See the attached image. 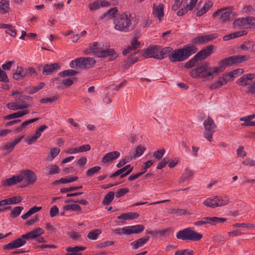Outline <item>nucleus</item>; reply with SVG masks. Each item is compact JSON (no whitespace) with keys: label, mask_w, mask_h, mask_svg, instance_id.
<instances>
[{"label":"nucleus","mask_w":255,"mask_h":255,"mask_svg":"<svg viewBox=\"0 0 255 255\" xmlns=\"http://www.w3.org/2000/svg\"><path fill=\"white\" fill-rule=\"evenodd\" d=\"M176 237L178 239L183 241H197L202 238V235L192 230L190 228H187L177 232Z\"/></svg>","instance_id":"423d86ee"},{"label":"nucleus","mask_w":255,"mask_h":255,"mask_svg":"<svg viewBox=\"0 0 255 255\" xmlns=\"http://www.w3.org/2000/svg\"><path fill=\"white\" fill-rule=\"evenodd\" d=\"M213 49V46L212 45H210L206 48L202 49L196 54L197 56V59L200 61L206 58L212 53Z\"/></svg>","instance_id":"a211bd4d"},{"label":"nucleus","mask_w":255,"mask_h":255,"mask_svg":"<svg viewBox=\"0 0 255 255\" xmlns=\"http://www.w3.org/2000/svg\"><path fill=\"white\" fill-rule=\"evenodd\" d=\"M236 16L237 14L233 11V7L232 6L218 9L213 14V17L214 18H218L223 23L229 21L232 18Z\"/></svg>","instance_id":"39448f33"},{"label":"nucleus","mask_w":255,"mask_h":255,"mask_svg":"<svg viewBox=\"0 0 255 255\" xmlns=\"http://www.w3.org/2000/svg\"><path fill=\"white\" fill-rule=\"evenodd\" d=\"M120 155L119 151H113L107 153L102 159L103 163H108L111 161L118 158Z\"/></svg>","instance_id":"b1692460"},{"label":"nucleus","mask_w":255,"mask_h":255,"mask_svg":"<svg viewBox=\"0 0 255 255\" xmlns=\"http://www.w3.org/2000/svg\"><path fill=\"white\" fill-rule=\"evenodd\" d=\"M23 209V207L21 206H17L13 208L11 210L10 217L12 218H15L18 216Z\"/></svg>","instance_id":"ea45409f"},{"label":"nucleus","mask_w":255,"mask_h":255,"mask_svg":"<svg viewBox=\"0 0 255 255\" xmlns=\"http://www.w3.org/2000/svg\"><path fill=\"white\" fill-rule=\"evenodd\" d=\"M10 204H15L19 203L22 200V198L20 196H14L8 198Z\"/></svg>","instance_id":"e2e57ef3"},{"label":"nucleus","mask_w":255,"mask_h":255,"mask_svg":"<svg viewBox=\"0 0 255 255\" xmlns=\"http://www.w3.org/2000/svg\"><path fill=\"white\" fill-rule=\"evenodd\" d=\"M172 50V48L170 47H166L163 49H160L159 46L157 48V54L156 55L157 59H162L166 57V55L169 53Z\"/></svg>","instance_id":"cd10ccee"},{"label":"nucleus","mask_w":255,"mask_h":255,"mask_svg":"<svg viewBox=\"0 0 255 255\" xmlns=\"http://www.w3.org/2000/svg\"><path fill=\"white\" fill-rule=\"evenodd\" d=\"M82 188V186H76V187H71L70 188H64L61 189L60 192L61 193H66V192L73 191L74 190H78Z\"/></svg>","instance_id":"13d9d810"},{"label":"nucleus","mask_w":255,"mask_h":255,"mask_svg":"<svg viewBox=\"0 0 255 255\" xmlns=\"http://www.w3.org/2000/svg\"><path fill=\"white\" fill-rule=\"evenodd\" d=\"M132 159V155H130L128 156H126L125 157L122 159L117 164V167L118 168H121L124 165H125L130 160Z\"/></svg>","instance_id":"a18cd8bd"},{"label":"nucleus","mask_w":255,"mask_h":255,"mask_svg":"<svg viewBox=\"0 0 255 255\" xmlns=\"http://www.w3.org/2000/svg\"><path fill=\"white\" fill-rule=\"evenodd\" d=\"M78 179V177H71L69 178H62L58 180L55 181V183H67L74 182Z\"/></svg>","instance_id":"de8ad7c7"},{"label":"nucleus","mask_w":255,"mask_h":255,"mask_svg":"<svg viewBox=\"0 0 255 255\" xmlns=\"http://www.w3.org/2000/svg\"><path fill=\"white\" fill-rule=\"evenodd\" d=\"M246 59L244 56H233L223 59L219 63V66L212 67L208 62H203L196 69L190 72V75L193 78L204 79H213L214 76L222 72L227 66H231L233 64L241 63Z\"/></svg>","instance_id":"f257e3e1"},{"label":"nucleus","mask_w":255,"mask_h":255,"mask_svg":"<svg viewBox=\"0 0 255 255\" xmlns=\"http://www.w3.org/2000/svg\"><path fill=\"white\" fill-rule=\"evenodd\" d=\"M193 175V172L189 169H186L181 178V182H184Z\"/></svg>","instance_id":"79ce46f5"},{"label":"nucleus","mask_w":255,"mask_h":255,"mask_svg":"<svg viewBox=\"0 0 255 255\" xmlns=\"http://www.w3.org/2000/svg\"><path fill=\"white\" fill-rule=\"evenodd\" d=\"M140 43L137 41L136 39H133L131 43V45L128 47L123 51V54L126 55L129 53H131V55L132 56L133 54H136V52L135 51L136 48L139 47Z\"/></svg>","instance_id":"6ab92c4d"},{"label":"nucleus","mask_w":255,"mask_h":255,"mask_svg":"<svg viewBox=\"0 0 255 255\" xmlns=\"http://www.w3.org/2000/svg\"><path fill=\"white\" fill-rule=\"evenodd\" d=\"M169 159L168 158H164L158 164L157 166V168L158 169H162L169 162Z\"/></svg>","instance_id":"0e129e2a"},{"label":"nucleus","mask_w":255,"mask_h":255,"mask_svg":"<svg viewBox=\"0 0 255 255\" xmlns=\"http://www.w3.org/2000/svg\"><path fill=\"white\" fill-rule=\"evenodd\" d=\"M57 99V97L54 96L51 98H43L40 100V102L41 103H51Z\"/></svg>","instance_id":"69168bd1"},{"label":"nucleus","mask_w":255,"mask_h":255,"mask_svg":"<svg viewBox=\"0 0 255 255\" xmlns=\"http://www.w3.org/2000/svg\"><path fill=\"white\" fill-rule=\"evenodd\" d=\"M128 192L129 190L128 188H124L120 189L119 190H118L117 192L116 193V196L117 198L121 197L125 195L126 194H127V193H128Z\"/></svg>","instance_id":"6e6d98bb"},{"label":"nucleus","mask_w":255,"mask_h":255,"mask_svg":"<svg viewBox=\"0 0 255 255\" xmlns=\"http://www.w3.org/2000/svg\"><path fill=\"white\" fill-rule=\"evenodd\" d=\"M49 170V173L50 175L58 173L60 172V169L57 165H52L46 167Z\"/></svg>","instance_id":"09e8293b"},{"label":"nucleus","mask_w":255,"mask_h":255,"mask_svg":"<svg viewBox=\"0 0 255 255\" xmlns=\"http://www.w3.org/2000/svg\"><path fill=\"white\" fill-rule=\"evenodd\" d=\"M41 207H38V206H34L33 207L31 208L29 210L28 212H27L25 214L22 215L21 216V218L23 220H26L29 217H30L32 214L37 212L38 211H40L41 209Z\"/></svg>","instance_id":"2f4dec72"},{"label":"nucleus","mask_w":255,"mask_h":255,"mask_svg":"<svg viewBox=\"0 0 255 255\" xmlns=\"http://www.w3.org/2000/svg\"><path fill=\"white\" fill-rule=\"evenodd\" d=\"M27 96H20L16 103H9L6 104V107L13 111L25 109L28 107V105L22 101L27 98Z\"/></svg>","instance_id":"f8f14e48"},{"label":"nucleus","mask_w":255,"mask_h":255,"mask_svg":"<svg viewBox=\"0 0 255 255\" xmlns=\"http://www.w3.org/2000/svg\"><path fill=\"white\" fill-rule=\"evenodd\" d=\"M247 34V31L246 30H243L241 31L235 32L230 34L225 35L223 37V40L224 41H228L230 39L239 37L241 36L245 35Z\"/></svg>","instance_id":"c85d7f7f"},{"label":"nucleus","mask_w":255,"mask_h":255,"mask_svg":"<svg viewBox=\"0 0 255 255\" xmlns=\"http://www.w3.org/2000/svg\"><path fill=\"white\" fill-rule=\"evenodd\" d=\"M115 193L110 191L107 193L104 197L103 204L104 205H109L114 199Z\"/></svg>","instance_id":"e433bc0d"},{"label":"nucleus","mask_w":255,"mask_h":255,"mask_svg":"<svg viewBox=\"0 0 255 255\" xmlns=\"http://www.w3.org/2000/svg\"><path fill=\"white\" fill-rule=\"evenodd\" d=\"M255 22V18L253 17L239 18L234 20L233 25L236 29L247 28Z\"/></svg>","instance_id":"1a4fd4ad"},{"label":"nucleus","mask_w":255,"mask_h":255,"mask_svg":"<svg viewBox=\"0 0 255 255\" xmlns=\"http://www.w3.org/2000/svg\"><path fill=\"white\" fill-rule=\"evenodd\" d=\"M47 128L48 127L45 125L40 126L36 130L35 134L39 138L41 136L42 132Z\"/></svg>","instance_id":"680f3d73"},{"label":"nucleus","mask_w":255,"mask_h":255,"mask_svg":"<svg viewBox=\"0 0 255 255\" xmlns=\"http://www.w3.org/2000/svg\"><path fill=\"white\" fill-rule=\"evenodd\" d=\"M197 51V48L194 46L185 45L182 48L173 50L169 55V59L172 62H182L187 60Z\"/></svg>","instance_id":"f03ea898"},{"label":"nucleus","mask_w":255,"mask_h":255,"mask_svg":"<svg viewBox=\"0 0 255 255\" xmlns=\"http://www.w3.org/2000/svg\"><path fill=\"white\" fill-rule=\"evenodd\" d=\"M165 153V150L163 149H159L157 151L154 152V156L157 159H160L163 156Z\"/></svg>","instance_id":"4d7b16f0"},{"label":"nucleus","mask_w":255,"mask_h":255,"mask_svg":"<svg viewBox=\"0 0 255 255\" xmlns=\"http://www.w3.org/2000/svg\"><path fill=\"white\" fill-rule=\"evenodd\" d=\"M227 221V219L225 218H218L216 217H204L202 220L198 221L194 223L197 226H202L206 224H209L211 225H216L218 224L223 223Z\"/></svg>","instance_id":"9b49d317"},{"label":"nucleus","mask_w":255,"mask_h":255,"mask_svg":"<svg viewBox=\"0 0 255 255\" xmlns=\"http://www.w3.org/2000/svg\"><path fill=\"white\" fill-rule=\"evenodd\" d=\"M29 113V111L27 110H23L22 111H18L16 113H12L7 115L4 117L5 120H9L12 119H16L22 117Z\"/></svg>","instance_id":"a878e982"},{"label":"nucleus","mask_w":255,"mask_h":255,"mask_svg":"<svg viewBox=\"0 0 255 255\" xmlns=\"http://www.w3.org/2000/svg\"><path fill=\"white\" fill-rule=\"evenodd\" d=\"M116 30L127 32L131 30L134 26L132 24L130 15L126 13L117 15L114 19Z\"/></svg>","instance_id":"20e7f679"},{"label":"nucleus","mask_w":255,"mask_h":255,"mask_svg":"<svg viewBox=\"0 0 255 255\" xmlns=\"http://www.w3.org/2000/svg\"><path fill=\"white\" fill-rule=\"evenodd\" d=\"M0 81H2L4 83L8 82V79L6 73L1 69H0Z\"/></svg>","instance_id":"052dcab7"},{"label":"nucleus","mask_w":255,"mask_h":255,"mask_svg":"<svg viewBox=\"0 0 255 255\" xmlns=\"http://www.w3.org/2000/svg\"><path fill=\"white\" fill-rule=\"evenodd\" d=\"M60 149L59 148H53L50 150V154L47 157V160H52L60 152Z\"/></svg>","instance_id":"a19ab883"},{"label":"nucleus","mask_w":255,"mask_h":255,"mask_svg":"<svg viewBox=\"0 0 255 255\" xmlns=\"http://www.w3.org/2000/svg\"><path fill=\"white\" fill-rule=\"evenodd\" d=\"M23 136L19 137L14 140L12 142H8L5 145L2 147V148L7 150L8 152H11L14 148L15 145L21 141Z\"/></svg>","instance_id":"c756f323"},{"label":"nucleus","mask_w":255,"mask_h":255,"mask_svg":"<svg viewBox=\"0 0 255 255\" xmlns=\"http://www.w3.org/2000/svg\"><path fill=\"white\" fill-rule=\"evenodd\" d=\"M21 247L20 246H19V244L16 242V240L13 241L11 242L10 243L7 244V245H5L3 247V249L4 250H12L16 248H18Z\"/></svg>","instance_id":"4c0bfd02"},{"label":"nucleus","mask_w":255,"mask_h":255,"mask_svg":"<svg viewBox=\"0 0 255 255\" xmlns=\"http://www.w3.org/2000/svg\"><path fill=\"white\" fill-rule=\"evenodd\" d=\"M203 124L205 129L203 136L208 140L211 141L213 134L216 131V126L213 120L211 118L205 120Z\"/></svg>","instance_id":"6e6552de"},{"label":"nucleus","mask_w":255,"mask_h":255,"mask_svg":"<svg viewBox=\"0 0 255 255\" xmlns=\"http://www.w3.org/2000/svg\"><path fill=\"white\" fill-rule=\"evenodd\" d=\"M217 37L218 34L217 33L199 36L194 39V42L198 44H203L213 40Z\"/></svg>","instance_id":"2eb2a0df"},{"label":"nucleus","mask_w":255,"mask_h":255,"mask_svg":"<svg viewBox=\"0 0 255 255\" xmlns=\"http://www.w3.org/2000/svg\"><path fill=\"white\" fill-rule=\"evenodd\" d=\"M77 148L78 152H82L90 150L91 146L89 144H86L82 145L80 147Z\"/></svg>","instance_id":"774afa93"},{"label":"nucleus","mask_w":255,"mask_h":255,"mask_svg":"<svg viewBox=\"0 0 255 255\" xmlns=\"http://www.w3.org/2000/svg\"><path fill=\"white\" fill-rule=\"evenodd\" d=\"M138 216V214L136 213L129 212L121 214L118 217V218L119 219L123 220H132L137 218Z\"/></svg>","instance_id":"7c9ffc66"},{"label":"nucleus","mask_w":255,"mask_h":255,"mask_svg":"<svg viewBox=\"0 0 255 255\" xmlns=\"http://www.w3.org/2000/svg\"><path fill=\"white\" fill-rule=\"evenodd\" d=\"M255 78V74H247L239 78L237 83L242 86H246L251 84L252 80Z\"/></svg>","instance_id":"4468645a"},{"label":"nucleus","mask_w":255,"mask_h":255,"mask_svg":"<svg viewBox=\"0 0 255 255\" xmlns=\"http://www.w3.org/2000/svg\"><path fill=\"white\" fill-rule=\"evenodd\" d=\"M59 212L58 208L56 206H52L50 209V215L51 217L56 216Z\"/></svg>","instance_id":"338daca9"},{"label":"nucleus","mask_w":255,"mask_h":255,"mask_svg":"<svg viewBox=\"0 0 255 255\" xmlns=\"http://www.w3.org/2000/svg\"><path fill=\"white\" fill-rule=\"evenodd\" d=\"M60 68V65L58 63H52L50 64H46L43 67L42 74L43 75L51 74L55 70Z\"/></svg>","instance_id":"4be33fe9"},{"label":"nucleus","mask_w":255,"mask_h":255,"mask_svg":"<svg viewBox=\"0 0 255 255\" xmlns=\"http://www.w3.org/2000/svg\"><path fill=\"white\" fill-rule=\"evenodd\" d=\"M164 6L162 4H160L158 5H153V14L159 20L164 15L163 12Z\"/></svg>","instance_id":"bb28decb"},{"label":"nucleus","mask_w":255,"mask_h":255,"mask_svg":"<svg viewBox=\"0 0 255 255\" xmlns=\"http://www.w3.org/2000/svg\"><path fill=\"white\" fill-rule=\"evenodd\" d=\"M43 234H44V230L38 227L24 235H22V237L25 238L26 240L36 239Z\"/></svg>","instance_id":"dca6fc26"},{"label":"nucleus","mask_w":255,"mask_h":255,"mask_svg":"<svg viewBox=\"0 0 255 255\" xmlns=\"http://www.w3.org/2000/svg\"><path fill=\"white\" fill-rule=\"evenodd\" d=\"M242 70V69H239L238 70H234L229 72L228 74L225 75L219 79V83L223 86L226 85L232 78H234L237 75L238 71Z\"/></svg>","instance_id":"f3484780"},{"label":"nucleus","mask_w":255,"mask_h":255,"mask_svg":"<svg viewBox=\"0 0 255 255\" xmlns=\"http://www.w3.org/2000/svg\"><path fill=\"white\" fill-rule=\"evenodd\" d=\"M77 72L74 70H67L59 73L61 77H65L66 76H74L77 74Z\"/></svg>","instance_id":"49530a36"},{"label":"nucleus","mask_w":255,"mask_h":255,"mask_svg":"<svg viewBox=\"0 0 255 255\" xmlns=\"http://www.w3.org/2000/svg\"><path fill=\"white\" fill-rule=\"evenodd\" d=\"M157 48H158V46L150 47L143 51L142 55L145 57H153L157 59Z\"/></svg>","instance_id":"393cba45"},{"label":"nucleus","mask_w":255,"mask_h":255,"mask_svg":"<svg viewBox=\"0 0 255 255\" xmlns=\"http://www.w3.org/2000/svg\"><path fill=\"white\" fill-rule=\"evenodd\" d=\"M149 237L145 236L130 243V246L133 249H137L142 247L149 241Z\"/></svg>","instance_id":"5701e85b"},{"label":"nucleus","mask_w":255,"mask_h":255,"mask_svg":"<svg viewBox=\"0 0 255 255\" xmlns=\"http://www.w3.org/2000/svg\"><path fill=\"white\" fill-rule=\"evenodd\" d=\"M175 255H193V251L188 249L181 250L176 251Z\"/></svg>","instance_id":"864d4df0"},{"label":"nucleus","mask_w":255,"mask_h":255,"mask_svg":"<svg viewBox=\"0 0 255 255\" xmlns=\"http://www.w3.org/2000/svg\"><path fill=\"white\" fill-rule=\"evenodd\" d=\"M103 45L94 42L90 46L89 50L98 57L107 59L108 61H114L118 56L113 49H104Z\"/></svg>","instance_id":"7ed1b4c3"},{"label":"nucleus","mask_w":255,"mask_h":255,"mask_svg":"<svg viewBox=\"0 0 255 255\" xmlns=\"http://www.w3.org/2000/svg\"><path fill=\"white\" fill-rule=\"evenodd\" d=\"M240 121L245 122L241 124L242 126H255V121H251L247 116L241 118Z\"/></svg>","instance_id":"c03bdc74"},{"label":"nucleus","mask_w":255,"mask_h":255,"mask_svg":"<svg viewBox=\"0 0 255 255\" xmlns=\"http://www.w3.org/2000/svg\"><path fill=\"white\" fill-rule=\"evenodd\" d=\"M86 248L80 246H75L74 247H68L66 249V251L68 252L77 253L80 251H84Z\"/></svg>","instance_id":"603ef678"},{"label":"nucleus","mask_w":255,"mask_h":255,"mask_svg":"<svg viewBox=\"0 0 255 255\" xmlns=\"http://www.w3.org/2000/svg\"><path fill=\"white\" fill-rule=\"evenodd\" d=\"M101 170V167L98 166H94L90 168L87 171L86 175L88 176H92L94 174L98 173Z\"/></svg>","instance_id":"8fccbe9b"},{"label":"nucleus","mask_w":255,"mask_h":255,"mask_svg":"<svg viewBox=\"0 0 255 255\" xmlns=\"http://www.w3.org/2000/svg\"><path fill=\"white\" fill-rule=\"evenodd\" d=\"M114 244V242L113 241H106L98 244L97 247L99 248H104L107 247L112 246Z\"/></svg>","instance_id":"bf43d9fd"},{"label":"nucleus","mask_w":255,"mask_h":255,"mask_svg":"<svg viewBox=\"0 0 255 255\" xmlns=\"http://www.w3.org/2000/svg\"><path fill=\"white\" fill-rule=\"evenodd\" d=\"M95 60L91 57H80L72 60L70 63L72 68H87L94 65Z\"/></svg>","instance_id":"0eeeda50"},{"label":"nucleus","mask_w":255,"mask_h":255,"mask_svg":"<svg viewBox=\"0 0 255 255\" xmlns=\"http://www.w3.org/2000/svg\"><path fill=\"white\" fill-rule=\"evenodd\" d=\"M228 203V199L225 197L224 199L220 197L216 196L212 199L209 198L204 201L203 204L207 207L215 208L226 205Z\"/></svg>","instance_id":"9d476101"},{"label":"nucleus","mask_w":255,"mask_h":255,"mask_svg":"<svg viewBox=\"0 0 255 255\" xmlns=\"http://www.w3.org/2000/svg\"><path fill=\"white\" fill-rule=\"evenodd\" d=\"M23 178L27 181V184H33L35 182L37 176L36 174L31 170H27L24 172V175H22Z\"/></svg>","instance_id":"412c9836"},{"label":"nucleus","mask_w":255,"mask_h":255,"mask_svg":"<svg viewBox=\"0 0 255 255\" xmlns=\"http://www.w3.org/2000/svg\"><path fill=\"white\" fill-rule=\"evenodd\" d=\"M23 179L22 175H13L12 177L6 179L3 181V185L5 186H10L16 184L22 181Z\"/></svg>","instance_id":"aec40b11"},{"label":"nucleus","mask_w":255,"mask_h":255,"mask_svg":"<svg viewBox=\"0 0 255 255\" xmlns=\"http://www.w3.org/2000/svg\"><path fill=\"white\" fill-rule=\"evenodd\" d=\"M144 150L145 148L143 146L138 145L136 147L135 151H134V152H135V153L133 155H132V158H136L140 156L143 153Z\"/></svg>","instance_id":"3c124183"},{"label":"nucleus","mask_w":255,"mask_h":255,"mask_svg":"<svg viewBox=\"0 0 255 255\" xmlns=\"http://www.w3.org/2000/svg\"><path fill=\"white\" fill-rule=\"evenodd\" d=\"M89 7L91 11L99 9L100 7V2L99 0L94 1L89 4Z\"/></svg>","instance_id":"5fc2aeb1"},{"label":"nucleus","mask_w":255,"mask_h":255,"mask_svg":"<svg viewBox=\"0 0 255 255\" xmlns=\"http://www.w3.org/2000/svg\"><path fill=\"white\" fill-rule=\"evenodd\" d=\"M241 48L243 50L255 51V44L253 41L246 42L241 45Z\"/></svg>","instance_id":"72a5a7b5"},{"label":"nucleus","mask_w":255,"mask_h":255,"mask_svg":"<svg viewBox=\"0 0 255 255\" xmlns=\"http://www.w3.org/2000/svg\"><path fill=\"white\" fill-rule=\"evenodd\" d=\"M144 227L142 225H136L124 227L120 229L123 234L125 235H130L132 234H138L143 231Z\"/></svg>","instance_id":"ddd939ff"},{"label":"nucleus","mask_w":255,"mask_h":255,"mask_svg":"<svg viewBox=\"0 0 255 255\" xmlns=\"http://www.w3.org/2000/svg\"><path fill=\"white\" fill-rule=\"evenodd\" d=\"M9 2L7 0H1L0 1V12L2 13H5L8 11L9 9Z\"/></svg>","instance_id":"f704fd0d"},{"label":"nucleus","mask_w":255,"mask_h":255,"mask_svg":"<svg viewBox=\"0 0 255 255\" xmlns=\"http://www.w3.org/2000/svg\"><path fill=\"white\" fill-rule=\"evenodd\" d=\"M102 233L101 230H93L91 231L87 235V238L91 240H97L99 236Z\"/></svg>","instance_id":"c9c22d12"},{"label":"nucleus","mask_w":255,"mask_h":255,"mask_svg":"<svg viewBox=\"0 0 255 255\" xmlns=\"http://www.w3.org/2000/svg\"><path fill=\"white\" fill-rule=\"evenodd\" d=\"M199 62V60L197 59V56L195 55L194 57L188 61L185 65V67L186 68H189L193 67L196 64L198 63Z\"/></svg>","instance_id":"37998d69"},{"label":"nucleus","mask_w":255,"mask_h":255,"mask_svg":"<svg viewBox=\"0 0 255 255\" xmlns=\"http://www.w3.org/2000/svg\"><path fill=\"white\" fill-rule=\"evenodd\" d=\"M63 209L66 211L71 210L74 211H79L81 210V207L78 204H68L64 206Z\"/></svg>","instance_id":"58836bf2"},{"label":"nucleus","mask_w":255,"mask_h":255,"mask_svg":"<svg viewBox=\"0 0 255 255\" xmlns=\"http://www.w3.org/2000/svg\"><path fill=\"white\" fill-rule=\"evenodd\" d=\"M117 12L118 10L116 7L111 8L103 15L101 18H104L105 17H107V18H112L114 17L115 18L117 16L116 15Z\"/></svg>","instance_id":"473e14b6"}]
</instances>
